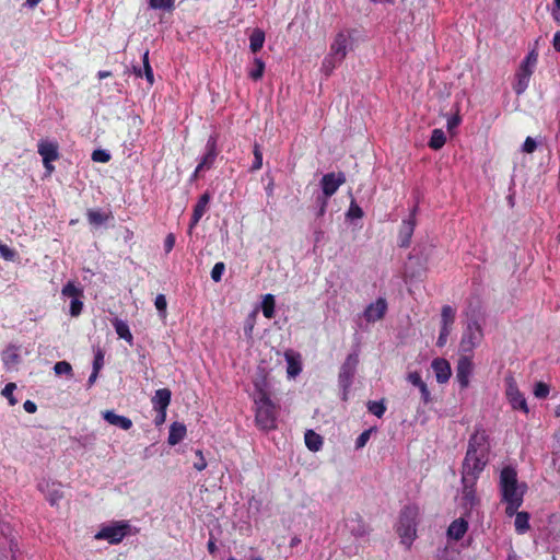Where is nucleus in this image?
Here are the masks:
<instances>
[{
  "instance_id": "obj_1",
  "label": "nucleus",
  "mask_w": 560,
  "mask_h": 560,
  "mask_svg": "<svg viewBox=\"0 0 560 560\" xmlns=\"http://www.w3.org/2000/svg\"><path fill=\"white\" fill-rule=\"evenodd\" d=\"M273 392L267 374H261L254 381L255 422L261 430L276 428L278 407L272 400Z\"/></svg>"
},
{
  "instance_id": "obj_2",
  "label": "nucleus",
  "mask_w": 560,
  "mask_h": 560,
  "mask_svg": "<svg viewBox=\"0 0 560 560\" xmlns=\"http://www.w3.org/2000/svg\"><path fill=\"white\" fill-rule=\"evenodd\" d=\"M488 451L489 445L486 432L477 430L469 439L463 464V482H475L488 462Z\"/></svg>"
},
{
  "instance_id": "obj_3",
  "label": "nucleus",
  "mask_w": 560,
  "mask_h": 560,
  "mask_svg": "<svg viewBox=\"0 0 560 560\" xmlns=\"http://www.w3.org/2000/svg\"><path fill=\"white\" fill-rule=\"evenodd\" d=\"M499 488L502 502L506 503L505 513L511 517L522 505L527 486L518 482L515 468L506 466L500 472Z\"/></svg>"
},
{
  "instance_id": "obj_4",
  "label": "nucleus",
  "mask_w": 560,
  "mask_h": 560,
  "mask_svg": "<svg viewBox=\"0 0 560 560\" xmlns=\"http://www.w3.org/2000/svg\"><path fill=\"white\" fill-rule=\"evenodd\" d=\"M418 516L419 508L416 505H407L401 511L397 532L404 544L410 545L416 538Z\"/></svg>"
},
{
  "instance_id": "obj_5",
  "label": "nucleus",
  "mask_w": 560,
  "mask_h": 560,
  "mask_svg": "<svg viewBox=\"0 0 560 560\" xmlns=\"http://www.w3.org/2000/svg\"><path fill=\"white\" fill-rule=\"evenodd\" d=\"M538 59V54L533 49L521 63L520 69L516 73L517 82L514 86L516 94H522L528 86L529 79L534 72Z\"/></svg>"
},
{
  "instance_id": "obj_6",
  "label": "nucleus",
  "mask_w": 560,
  "mask_h": 560,
  "mask_svg": "<svg viewBox=\"0 0 560 560\" xmlns=\"http://www.w3.org/2000/svg\"><path fill=\"white\" fill-rule=\"evenodd\" d=\"M482 338L483 331L480 324L476 320L468 323L459 342L460 352L464 354L471 353Z\"/></svg>"
},
{
  "instance_id": "obj_7",
  "label": "nucleus",
  "mask_w": 560,
  "mask_h": 560,
  "mask_svg": "<svg viewBox=\"0 0 560 560\" xmlns=\"http://www.w3.org/2000/svg\"><path fill=\"white\" fill-rule=\"evenodd\" d=\"M129 525L125 523H115L109 526H104L98 530L94 538L96 540H107L109 544L116 545L122 541L127 536Z\"/></svg>"
},
{
  "instance_id": "obj_8",
  "label": "nucleus",
  "mask_w": 560,
  "mask_h": 560,
  "mask_svg": "<svg viewBox=\"0 0 560 560\" xmlns=\"http://www.w3.org/2000/svg\"><path fill=\"white\" fill-rule=\"evenodd\" d=\"M219 154L217 138L210 136L206 143V152L202 155L200 162L198 163L192 177L197 178L202 172L209 171L214 165L217 156Z\"/></svg>"
},
{
  "instance_id": "obj_9",
  "label": "nucleus",
  "mask_w": 560,
  "mask_h": 560,
  "mask_svg": "<svg viewBox=\"0 0 560 560\" xmlns=\"http://www.w3.org/2000/svg\"><path fill=\"white\" fill-rule=\"evenodd\" d=\"M38 154L43 159L45 170L50 174L55 167L52 162L59 159V147L56 141L40 140L37 144Z\"/></svg>"
},
{
  "instance_id": "obj_10",
  "label": "nucleus",
  "mask_w": 560,
  "mask_h": 560,
  "mask_svg": "<svg viewBox=\"0 0 560 560\" xmlns=\"http://www.w3.org/2000/svg\"><path fill=\"white\" fill-rule=\"evenodd\" d=\"M505 395L513 409H520L525 413L528 412V407L525 397L518 390L516 381L512 375L505 377Z\"/></svg>"
},
{
  "instance_id": "obj_11",
  "label": "nucleus",
  "mask_w": 560,
  "mask_h": 560,
  "mask_svg": "<svg viewBox=\"0 0 560 560\" xmlns=\"http://www.w3.org/2000/svg\"><path fill=\"white\" fill-rule=\"evenodd\" d=\"M358 363H359L358 354L351 353L347 357L346 361L343 362V364L340 368L339 383L345 390H347L352 383V378L354 376Z\"/></svg>"
},
{
  "instance_id": "obj_12",
  "label": "nucleus",
  "mask_w": 560,
  "mask_h": 560,
  "mask_svg": "<svg viewBox=\"0 0 560 560\" xmlns=\"http://www.w3.org/2000/svg\"><path fill=\"white\" fill-rule=\"evenodd\" d=\"M346 176L343 173H328L325 174L320 180V186L325 198L331 197L337 189L345 184Z\"/></svg>"
},
{
  "instance_id": "obj_13",
  "label": "nucleus",
  "mask_w": 560,
  "mask_h": 560,
  "mask_svg": "<svg viewBox=\"0 0 560 560\" xmlns=\"http://www.w3.org/2000/svg\"><path fill=\"white\" fill-rule=\"evenodd\" d=\"M474 364L469 355L463 354L457 361L456 365V378L462 388H466L469 385V377L472 373Z\"/></svg>"
},
{
  "instance_id": "obj_14",
  "label": "nucleus",
  "mask_w": 560,
  "mask_h": 560,
  "mask_svg": "<svg viewBox=\"0 0 560 560\" xmlns=\"http://www.w3.org/2000/svg\"><path fill=\"white\" fill-rule=\"evenodd\" d=\"M387 311V302L385 299L380 298L374 303H371L364 311V318L369 323H374L384 317Z\"/></svg>"
},
{
  "instance_id": "obj_15",
  "label": "nucleus",
  "mask_w": 560,
  "mask_h": 560,
  "mask_svg": "<svg viewBox=\"0 0 560 560\" xmlns=\"http://www.w3.org/2000/svg\"><path fill=\"white\" fill-rule=\"evenodd\" d=\"M348 37L343 33H338L330 46V54L337 62H341L347 56Z\"/></svg>"
},
{
  "instance_id": "obj_16",
  "label": "nucleus",
  "mask_w": 560,
  "mask_h": 560,
  "mask_svg": "<svg viewBox=\"0 0 560 560\" xmlns=\"http://www.w3.org/2000/svg\"><path fill=\"white\" fill-rule=\"evenodd\" d=\"M209 201H210V196L207 192L202 194L199 197L197 203L194 206V210H192V214H191V219H190V223H189V232H191V230L201 220L202 215L205 214V212L208 208Z\"/></svg>"
},
{
  "instance_id": "obj_17",
  "label": "nucleus",
  "mask_w": 560,
  "mask_h": 560,
  "mask_svg": "<svg viewBox=\"0 0 560 560\" xmlns=\"http://www.w3.org/2000/svg\"><path fill=\"white\" fill-rule=\"evenodd\" d=\"M102 416L104 420H106L109 424L118 427L122 430L128 431L129 429L132 428L131 419L125 416H119L115 413L113 410H105L102 412Z\"/></svg>"
},
{
  "instance_id": "obj_18",
  "label": "nucleus",
  "mask_w": 560,
  "mask_h": 560,
  "mask_svg": "<svg viewBox=\"0 0 560 560\" xmlns=\"http://www.w3.org/2000/svg\"><path fill=\"white\" fill-rule=\"evenodd\" d=\"M432 369L439 383H446L451 377L452 370L450 363L444 359H435L432 362Z\"/></svg>"
},
{
  "instance_id": "obj_19",
  "label": "nucleus",
  "mask_w": 560,
  "mask_h": 560,
  "mask_svg": "<svg viewBox=\"0 0 560 560\" xmlns=\"http://www.w3.org/2000/svg\"><path fill=\"white\" fill-rule=\"evenodd\" d=\"M416 208L412 211L411 217L408 220H405L401 224L400 229V246L408 247L411 241V236L413 234L416 220H415Z\"/></svg>"
},
{
  "instance_id": "obj_20",
  "label": "nucleus",
  "mask_w": 560,
  "mask_h": 560,
  "mask_svg": "<svg viewBox=\"0 0 560 560\" xmlns=\"http://www.w3.org/2000/svg\"><path fill=\"white\" fill-rule=\"evenodd\" d=\"M187 433L186 425L182 422H173L170 427L167 443L172 446L182 442Z\"/></svg>"
},
{
  "instance_id": "obj_21",
  "label": "nucleus",
  "mask_w": 560,
  "mask_h": 560,
  "mask_svg": "<svg viewBox=\"0 0 560 560\" xmlns=\"http://www.w3.org/2000/svg\"><path fill=\"white\" fill-rule=\"evenodd\" d=\"M172 392L168 388L156 389L152 397L153 409H167L171 404Z\"/></svg>"
},
{
  "instance_id": "obj_22",
  "label": "nucleus",
  "mask_w": 560,
  "mask_h": 560,
  "mask_svg": "<svg viewBox=\"0 0 560 560\" xmlns=\"http://www.w3.org/2000/svg\"><path fill=\"white\" fill-rule=\"evenodd\" d=\"M112 218H113V215H112L110 211L105 212V211L95 210V209H89L86 211L88 222L92 226H95V228L105 224Z\"/></svg>"
},
{
  "instance_id": "obj_23",
  "label": "nucleus",
  "mask_w": 560,
  "mask_h": 560,
  "mask_svg": "<svg viewBox=\"0 0 560 560\" xmlns=\"http://www.w3.org/2000/svg\"><path fill=\"white\" fill-rule=\"evenodd\" d=\"M45 495L51 506H58L59 501L63 498L61 485L51 482L46 485Z\"/></svg>"
},
{
  "instance_id": "obj_24",
  "label": "nucleus",
  "mask_w": 560,
  "mask_h": 560,
  "mask_svg": "<svg viewBox=\"0 0 560 560\" xmlns=\"http://www.w3.org/2000/svg\"><path fill=\"white\" fill-rule=\"evenodd\" d=\"M467 528V522L464 518H457L451 523L447 535L455 540H459L466 534Z\"/></svg>"
},
{
  "instance_id": "obj_25",
  "label": "nucleus",
  "mask_w": 560,
  "mask_h": 560,
  "mask_svg": "<svg viewBox=\"0 0 560 560\" xmlns=\"http://www.w3.org/2000/svg\"><path fill=\"white\" fill-rule=\"evenodd\" d=\"M113 326L115 328L116 334L118 335V337L120 339H124L129 345H132L133 337H132V334L130 332L129 326L126 322H124L119 318H115L113 320Z\"/></svg>"
},
{
  "instance_id": "obj_26",
  "label": "nucleus",
  "mask_w": 560,
  "mask_h": 560,
  "mask_svg": "<svg viewBox=\"0 0 560 560\" xmlns=\"http://www.w3.org/2000/svg\"><path fill=\"white\" fill-rule=\"evenodd\" d=\"M285 360L288 363V375L291 377L296 376L301 372V362L299 357H296L293 352L288 351L285 352Z\"/></svg>"
},
{
  "instance_id": "obj_27",
  "label": "nucleus",
  "mask_w": 560,
  "mask_h": 560,
  "mask_svg": "<svg viewBox=\"0 0 560 560\" xmlns=\"http://www.w3.org/2000/svg\"><path fill=\"white\" fill-rule=\"evenodd\" d=\"M305 444L310 451L317 452L322 447L323 439L313 430H307L305 433Z\"/></svg>"
},
{
  "instance_id": "obj_28",
  "label": "nucleus",
  "mask_w": 560,
  "mask_h": 560,
  "mask_svg": "<svg viewBox=\"0 0 560 560\" xmlns=\"http://www.w3.org/2000/svg\"><path fill=\"white\" fill-rule=\"evenodd\" d=\"M249 48L253 52H257L265 43V32L260 28H255L249 37Z\"/></svg>"
},
{
  "instance_id": "obj_29",
  "label": "nucleus",
  "mask_w": 560,
  "mask_h": 560,
  "mask_svg": "<svg viewBox=\"0 0 560 560\" xmlns=\"http://www.w3.org/2000/svg\"><path fill=\"white\" fill-rule=\"evenodd\" d=\"M275 296L272 294L264 295L261 302V311L266 318H272L275 316Z\"/></svg>"
},
{
  "instance_id": "obj_30",
  "label": "nucleus",
  "mask_w": 560,
  "mask_h": 560,
  "mask_svg": "<svg viewBox=\"0 0 560 560\" xmlns=\"http://www.w3.org/2000/svg\"><path fill=\"white\" fill-rule=\"evenodd\" d=\"M455 320V311L450 305H444L441 311L442 327L451 328Z\"/></svg>"
},
{
  "instance_id": "obj_31",
  "label": "nucleus",
  "mask_w": 560,
  "mask_h": 560,
  "mask_svg": "<svg viewBox=\"0 0 560 560\" xmlns=\"http://www.w3.org/2000/svg\"><path fill=\"white\" fill-rule=\"evenodd\" d=\"M446 141V137L441 129H434L432 131L431 139L429 141V147L433 150H440Z\"/></svg>"
},
{
  "instance_id": "obj_32",
  "label": "nucleus",
  "mask_w": 560,
  "mask_h": 560,
  "mask_svg": "<svg viewBox=\"0 0 560 560\" xmlns=\"http://www.w3.org/2000/svg\"><path fill=\"white\" fill-rule=\"evenodd\" d=\"M514 515H515V522H514L515 529L518 533L526 532L529 528V523H528L529 515L526 512H517V511L515 512Z\"/></svg>"
},
{
  "instance_id": "obj_33",
  "label": "nucleus",
  "mask_w": 560,
  "mask_h": 560,
  "mask_svg": "<svg viewBox=\"0 0 560 560\" xmlns=\"http://www.w3.org/2000/svg\"><path fill=\"white\" fill-rule=\"evenodd\" d=\"M463 483H464L463 500L465 501L466 505L472 506L476 502V494H475V490L472 488L474 482L467 481V482H463Z\"/></svg>"
},
{
  "instance_id": "obj_34",
  "label": "nucleus",
  "mask_w": 560,
  "mask_h": 560,
  "mask_svg": "<svg viewBox=\"0 0 560 560\" xmlns=\"http://www.w3.org/2000/svg\"><path fill=\"white\" fill-rule=\"evenodd\" d=\"M149 5L154 10L172 12L175 9V0H149Z\"/></svg>"
},
{
  "instance_id": "obj_35",
  "label": "nucleus",
  "mask_w": 560,
  "mask_h": 560,
  "mask_svg": "<svg viewBox=\"0 0 560 560\" xmlns=\"http://www.w3.org/2000/svg\"><path fill=\"white\" fill-rule=\"evenodd\" d=\"M62 295L72 298V299H79L83 296L82 289L75 287V284L71 281H69L67 284L63 285L61 290Z\"/></svg>"
},
{
  "instance_id": "obj_36",
  "label": "nucleus",
  "mask_w": 560,
  "mask_h": 560,
  "mask_svg": "<svg viewBox=\"0 0 560 560\" xmlns=\"http://www.w3.org/2000/svg\"><path fill=\"white\" fill-rule=\"evenodd\" d=\"M368 410L372 415L376 416L377 418H382L386 411V407H385L383 400H381V401L371 400L368 402Z\"/></svg>"
},
{
  "instance_id": "obj_37",
  "label": "nucleus",
  "mask_w": 560,
  "mask_h": 560,
  "mask_svg": "<svg viewBox=\"0 0 560 560\" xmlns=\"http://www.w3.org/2000/svg\"><path fill=\"white\" fill-rule=\"evenodd\" d=\"M142 61H143L144 77H145L148 83L150 85H153V83H154V75H153V70H152V68L150 66V61H149V50H147L143 54Z\"/></svg>"
},
{
  "instance_id": "obj_38",
  "label": "nucleus",
  "mask_w": 560,
  "mask_h": 560,
  "mask_svg": "<svg viewBox=\"0 0 560 560\" xmlns=\"http://www.w3.org/2000/svg\"><path fill=\"white\" fill-rule=\"evenodd\" d=\"M2 360L5 365L16 364L19 362V354L16 353L15 347H9L7 351L3 352Z\"/></svg>"
},
{
  "instance_id": "obj_39",
  "label": "nucleus",
  "mask_w": 560,
  "mask_h": 560,
  "mask_svg": "<svg viewBox=\"0 0 560 560\" xmlns=\"http://www.w3.org/2000/svg\"><path fill=\"white\" fill-rule=\"evenodd\" d=\"M265 70V62L260 58L254 59V68L249 72V77L254 80H259Z\"/></svg>"
},
{
  "instance_id": "obj_40",
  "label": "nucleus",
  "mask_w": 560,
  "mask_h": 560,
  "mask_svg": "<svg viewBox=\"0 0 560 560\" xmlns=\"http://www.w3.org/2000/svg\"><path fill=\"white\" fill-rule=\"evenodd\" d=\"M54 371L57 375H71L72 374V366L67 361H59L54 365Z\"/></svg>"
},
{
  "instance_id": "obj_41",
  "label": "nucleus",
  "mask_w": 560,
  "mask_h": 560,
  "mask_svg": "<svg viewBox=\"0 0 560 560\" xmlns=\"http://www.w3.org/2000/svg\"><path fill=\"white\" fill-rule=\"evenodd\" d=\"M15 388V383H8L2 389V395L9 400L10 406H14L18 402V400L13 396V392Z\"/></svg>"
},
{
  "instance_id": "obj_42",
  "label": "nucleus",
  "mask_w": 560,
  "mask_h": 560,
  "mask_svg": "<svg viewBox=\"0 0 560 560\" xmlns=\"http://www.w3.org/2000/svg\"><path fill=\"white\" fill-rule=\"evenodd\" d=\"M224 270H225V265L224 262L220 261V262H217L212 270H211V279L214 281V282H220L221 279H222V275L224 273Z\"/></svg>"
},
{
  "instance_id": "obj_43",
  "label": "nucleus",
  "mask_w": 560,
  "mask_h": 560,
  "mask_svg": "<svg viewBox=\"0 0 560 560\" xmlns=\"http://www.w3.org/2000/svg\"><path fill=\"white\" fill-rule=\"evenodd\" d=\"M156 310L160 312L162 317L166 316L167 301L164 294H158L154 301Z\"/></svg>"
},
{
  "instance_id": "obj_44",
  "label": "nucleus",
  "mask_w": 560,
  "mask_h": 560,
  "mask_svg": "<svg viewBox=\"0 0 560 560\" xmlns=\"http://www.w3.org/2000/svg\"><path fill=\"white\" fill-rule=\"evenodd\" d=\"M83 310V302L81 301V298L79 299H72L70 303V315L73 317H77L81 314Z\"/></svg>"
},
{
  "instance_id": "obj_45",
  "label": "nucleus",
  "mask_w": 560,
  "mask_h": 560,
  "mask_svg": "<svg viewBox=\"0 0 560 560\" xmlns=\"http://www.w3.org/2000/svg\"><path fill=\"white\" fill-rule=\"evenodd\" d=\"M549 394V386L546 383L538 382L535 385L534 395L537 398H546Z\"/></svg>"
},
{
  "instance_id": "obj_46",
  "label": "nucleus",
  "mask_w": 560,
  "mask_h": 560,
  "mask_svg": "<svg viewBox=\"0 0 560 560\" xmlns=\"http://www.w3.org/2000/svg\"><path fill=\"white\" fill-rule=\"evenodd\" d=\"M92 160L94 162L106 163L110 160V154L105 150H95L92 153Z\"/></svg>"
},
{
  "instance_id": "obj_47",
  "label": "nucleus",
  "mask_w": 560,
  "mask_h": 560,
  "mask_svg": "<svg viewBox=\"0 0 560 560\" xmlns=\"http://www.w3.org/2000/svg\"><path fill=\"white\" fill-rule=\"evenodd\" d=\"M253 154H254V163H253L252 168L259 170L262 165V153H261L258 144L254 145Z\"/></svg>"
},
{
  "instance_id": "obj_48",
  "label": "nucleus",
  "mask_w": 560,
  "mask_h": 560,
  "mask_svg": "<svg viewBox=\"0 0 560 560\" xmlns=\"http://www.w3.org/2000/svg\"><path fill=\"white\" fill-rule=\"evenodd\" d=\"M338 63L339 62H337L336 59L332 58L331 55H329L328 57L325 58V60L323 62V70H324V72L327 75H329Z\"/></svg>"
},
{
  "instance_id": "obj_49",
  "label": "nucleus",
  "mask_w": 560,
  "mask_h": 560,
  "mask_svg": "<svg viewBox=\"0 0 560 560\" xmlns=\"http://www.w3.org/2000/svg\"><path fill=\"white\" fill-rule=\"evenodd\" d=\"M0 256L5 260H13L15 257V252L8 245L0 243Z\"/></svg>"
},
{
  "instance_id": "obj_50",
  "label": "nucleus",
  "mask_w": 560,
  "mask_h": 560,
  "mask_svg": "<svg viewBox=\"0 0 560 560\" xmlns=\"http://www.w3.org/2000/svg\"><path fill=\"white\" fill-rule=\"evenodd\" d=\"M370 435H371V430H365L363 431L357 439L355 441V447L357 448H362L363 446H365V444L368 443V441L370 440Z\"/></svg>"
},
{
  "instance_id": "obj_51",
  "label": "nucleus",
  "mask_w": 560,
  "mask_h": 560,
  "mask_svg": "<svg viewBox=\"0 0 560 560\" xmlns=\"http://www.w3.org/2000/svg\"><path fill=\"white\" fill-rule=\"evenodd\" d=\"M103 365H104V354H103L102 350H97V352L95 353L94 360H93V370H95L96 372H100V370L103 368Z\"/></svg>"
},
{
  "instance_id": "obj_52",
  "label": "nucleus",
  "mask_w": 560,
  "mask_h": 560,
  "mask_svg": "<svg viewBox=\"0 0 560 560\" xmlns=\"http://www.w3.org/2000/svg\"><path fill=\"white\" fill-rule=\"evenodd\" d=\"M348 215L353 219H360L363 217V211L357 203L351 202Z\"/></svg>"
},
{
  "instance_id": "obj_53",
  "label": "nucleus",
  "mask_w": 560,
  "mask_h": 560,
  "mask_svg": "<svg viewBox=\"0 0 560 560\" xmlns=\"http://www.w3.org/2000/svg\"><path fill=\"white\" fill-rule=\"evenodd\" d=\"M451 328H444V327H441V332H440V336L438 338V341H436V346L438 347H444L446 341H447V337L448 335L451 334Z\"/></svg>"
},
{
  "instance_id": "obj_54",
  "label": "nucleus",
  "mask_w": 560,
  "mask_h": 560,
  "mask_svg": "<svg viewBox=\"0 0 560 560\" xmlns=\"http://www.w3.org/2000/svg\"><path fill=\"white\" fill-rule=\"evenodd\" d=\"M196 455L199 457L198 462H196L194 464V467L198 470V471H202L206 467H207V462L202 455V452L200 450H197L196 451Z\"/></svg>"
},
{
  "instance_id": "obj_55",
  "label": "nucleus",
  "mask_w": 560,
  "mask_h": 560,
  "mask_svg": "<svg viewBox=\"0 0 560 560\" xmlns=\"http://www.w3.org/2000/svg\"><path fill=\"white\" fill-rule=\"evenodd\" d=\"M536 141L533 138L527 137L523 144V151L526 153H533L536 150Z\"/></svg>"
},
{
  "instance_id": "obj_56",
  "label": "nucleus",
  "mask_w": 560,
  "mask_h": 560,
  "mask_svg": "<svg viewBox=\"0 0 560 560\" xmlns=\"http://www.w3.org/2000/svg\"><path fill=\"white\" fill-rule=\"evenodd\" d=\"M175 246V235L170 233L166 235L164 240V249L166 253H170Z\"/></svg>"
},
{
  "instance_id": "obj_57",
  "label": "nucleus",
  "mask_w": 560,
  "mask_h": 560,
  "mask_svg": "<svg viewBox=\"0 0 560 560\" xmlns=\"http://www.w3.org/2000/svg\"><path fill=\"white\" fill-rule=\"evenodd\" d=\"M156 411V416L154 418V423L156 425H161L166 420V410L167 409H154Z\"/></svg>"
},
{
  "instance_id": "obj_58",
  "label": "nucleus",
  "mask_w": 560,
  "mask_h": 560,
  "mask_svg": "<svg viewBox=\"0 0 560 560\" xmlns=\"http://www.w3.org/2000/svg\"><path fill=\"white\" fill-rule=\"evenodd\" d=\"M407 380L415 386H420L423 381L418 372H411L408 374Z\"/></svg>"
},
{
  "instance_id": "obj_59",
  "label": "nucleus",
  "mask_w": 560,
  "mask_h": 560,
  "mask_svg": "<svg viewBox=\"0 0 560 560\" xmlns=\"http://www.w3.org/2000/svg\"><path fill=\"white\" fill-rule=\"evenodd\" d=\"M420 392H421V395H422V399L424 401V404H428L430 401V392L428 389V386L427 384L423 382L420 386H418Z\"/></svg>"
},
{
  "instance_id": "obj_60",
  "label": "nucleus",
  "mask_w": 560,
  "mask_h": 560,
  "mask_svg": "<svg viewBox=\"0 0 560 560\" xmlns=\"http://www.w3.org/2000/svg\"><path fill=\"white\" fill-rule=\"evenodd\" d=\"M460 122V117L458 114H455L454 116H452L448 120H447V129L448 130H452L454 129L455 127H457Z\"/></svg>"
},
{
  "instance_id": "obj_61",
  "label": "nucleus",
  "mask_w": 560,
  "mask_h": 560,
  "mask_svg": "<svg viewBox=\"0 0 560 560\" xmlns=\"http://www.w3.org/2000/svg\"><path fill=\"white\" fill-rule=\"evenodd\" d=\"M23 408L26 412L28 413H34L36 412L37 410V406L34 401L32 400H26L24 404H23Z\"/></svg>"
},
{
  "instance_id": "obj_62",
  "label": "nucleus",
  "mask_w": 560,
  "mask_h": 560,
  "mask_svg": "<svg viewBox=\"0 0 560 560\" xmlns=\"http://www.w3.org/2000/svg\"><path fill=\"white\" fill-rule=\"evenodd\" d=\"M552 45L556 51H560V32L555 34Z\"/></svg>"
},
{
  "instance_id": "obj_63",
  "label": "nucleus",
  "mask_w": 560,
  "mask_h": 560,
  "mask_svg": "<svg viewBox=\"0 0 560 560\" xmlns=\"http://www.w3.org/2000/svg\"><path fill=\"white\" fill-rule=\"evenodd\" d=\"M207 547H208V551H209L211 555H214V553H215V551H217V545H215V541H214L212 538H210V539H209Z\"/></svg>"
},
{
  "instance_id": "obj_64",
  "label": "nucleus",
  "mask_w": 560,
  "mask_h": 560,
  "mask_svg": "<svg viewBox=\"0 0 560 560\" xmlns=\"http://www.w3.org/2000/svg\"><path fill=\"white\" fill-rule=\"evenodd\" d=\"M553 465L558 468L560 471V451L555 454L553 458Z\"/></svg>"
}]
</instances>
